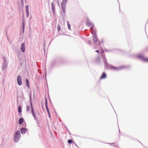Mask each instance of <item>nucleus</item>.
Segmentation results:
<instances>
[{
    "label": "nucleus",
    "instance_id": "nucleus-10",
    "mask_svg": "<svg viewBox=\"0 0 148 148\" xmlns=\"http://www.w3.org/2000/svg\"><path fill=\"white\" fill-rule=\"evenodd\" d=\"M93 41L96 43L97 42V38L95 35L93 36Z\"/></svg>",
    "mask_w": 148,
    "mask_h": 148
},
{
    "label": "nucleus",
    "instance_id": "nucleus-23",
    "mask_svg": "<svg viewBox=\"0 0 148 148\" xmlns=\"http://www.w3.org/2000/svg\"><path fill=\"white\" fill-rule=\"evenodd\" d=\"M26 13H27V16H29V11H26Z\"/></svg>",
    "mask_w": 148,
    "mask_h": 148
},
{
    "label": "nucleus",
    "instance_id": "nucleus-14",
    "mask_svg": "<svg viewBox=\"0 0 148 148\" xmlns=\"http://www.w3.org/2000/svg\"><path fill=\"white\" fill-rule=\"evenodd\" d=\"M65 7H64L63 8H62V10L63 12L64 13H65V12H66Z\"/></svg>",
    "mask_w": 148,
    "mask_h": 148
},
{
    "label": "nucleus",
    "instance_id": "nucleus-11",
    "mask_svg": "<svg viewBox=\"0 0 148 148\" xmlns=\"http://www.w3.org/2000/svg\"><path fill=\"white\" fill-rule=\"evenodd\" d=\"M23 119L22 118H20L19 120L18 121V123L19 124H22V123H23Z\"/></svg>",
    "mask_w": 148,
    "mask_h": 148
},
{
    "label": "nucleus",
    "instance_id": "nucleus-12",
    "mask_svg": "<svg viewBox=\"0 0 148 148\" xmlns=\"http://www.w3.org/2000/svg\"><path fill=\"white\" fill-rule=\"evenodd\" d=\"M26 82L27 86L28 88H29V82L28 80L27 79H26Z\"/></svg>",
    "mask_w": 148,
    "mask_h": 148
},
{
    "label": "nucleus",
    "instance_id": "nucleus-29",
    "mask_svg": "<svg viewBox=\"0 0 148 148\" xmlns=\"http://www.w3.org/2000/svg\"><path fill=\"white\" fill-rule=\"evenodd\" d=\"M89 27H92V26H90Z\"/></svg>",
    "mask_w": 148,
    "mask_h": 148
},
{
    "label": "nucleus",
    "instance_id": "nucleus-20",
    "mask_svg": "<svg viewBox=\"0 0 148 148\" xmlns=\"http://www.w3.org/2000/svg\"><path fill=\"white\" fill-rule=\"evenodd\" d=\"M138 58H139L142 59L143 60V58H144L142 56H141V55L138 56Z\"/></svg>",
    "mask_w": 148,
    "mask_h": 148
},
{
    "label": "nucleus",
    "instance_id": "nucleus-17",
    "mask_svg": "<svg viewBox=\"0 0 148 148\" xmlns=\"http://www.w3.org/2000/svg\"><path fill=\"white\" fill-rule=\"evenodd\" d=\"M52 8L53 11L54 10V5L53 3L51 4Z\"/></svg>",
    "mask_w": 148,
    "mask_h": 148
},
{
    "label": "nucleus",
    "instance_id": "nucleus-13",
    "mask_svg": "<svg viewBox=\"0 0 148 148\" xmlns=\"http://www.w3.org/2000/svg\"><path fill=\"white\" fill-rule=\"evenodd\" d=\"M18 111L19 113H21V108L20 106L18 107Z\"/></svg>",
    "mask_w": 148,
    "mask_h": 148
},
{
    "label": "nucleus",
    "instance_id": "nucleus-24",
    "mask_svg": "<svg viewBox=\"0 0 148 148\" xmlns=\"http://www.w3.org/2000/svg\"><path fill=\"white\" fill-rule=\"evenodd\" d=\"M111 68L113 69H116V68L114 67H112Z\"/></svg>",
    "mask_w": 148,
    "mask_h": 148
},
{
    "label": "nucleus",
    "instance_id": "nucleus-16",
    "mask_svg": "<svg viewBox=\"0 0 148 148\" xmlns=\"http://www.w3.org/2000/svg\"><path fill=\"white\" fill-rule=\"evenodd\" d=\"M143 61L145 62H148V58H143Z\"/></svg>",
    "mask_w": 148,
    "mask_h": 148
},
{
    "label": "nucleus",
    "instance_id": "nucleus-21",
    "mask_svg": "<svg viewBox=\"0 0 148 148\" xmlns=\"http://www.w3.org/2000/svg\"><path fill=\"white\" fill-rule=\"evenodd\" d=\"M25 9L26 11H28V5H26L25 7Z\"/></svg>",
    "mask_w": 148,
    "mask_h": 148
},
{
    "label": "nucleus",
    "instance_id": "nucleus-22",
    "mask_svg": "<svg viewBox=\"0 0 148 148\" xmlns=\"http://www.w3.org/2000/svg\"><path fill=\"white\" fill-rule=\"evenodd\" d=\"M72 140L71 139L69 140L68 141V142L69 144L71 143H72Z\"/></svg>",
    "mask_w": 148,
    "mask_h": 148
},
{
    "label": "nucleus",
    "instance_id": "nucleus-27",
    "mask_svg": "<svg viewBox=\"0 0 148 148\" xmlns=\"http://www.w3.org/2000/svg\"><path fill=\"white\" fill-rule=\"evenodd\" d=\"M4 61L5 62V61H6V59H5V58H4Z\"/></svg>",
    "mask_w": 148,
    "mask_h": 148
},
{
    "label": "nucleus",
    "instance_id": "nucleus-8",
    "mask_svg": "<svg viewBox=\"0 0 148 148\" xmlns=\"http://www.w3.org/2000/svg\"><path fill=\"white\" fill-rule=\"evenodd\" d=\"M45 105L46 108L47 109V110L48 112V114H49V109H48V106H47V99L46 98L45 99Z\"/></svg>",
    "mask_w": 148,
    "mask_h": 148
},
{
    "label": "nucleus",
    "instance_id": "nucleus-6",
    "mask_svg": "<svg viewBox=\"0 0 148 148\" xmlns=\"http://www.w3.org/2000/svg\"><path fill=\"white\" fill-rule=\"evenodd\" d=\"M106 75L105 73H103L101 75L100 79H103L106 77Z\"/></svg>",
    "mask_w": 148,
    "mask_h": 148
},
{
    "label": "nucleus",
    "instance_id": "nucleus-28",
    "mask_svg": "<svg viewBox=\"0 0 148 148\" xmlns=\"http://www.w3.org/2000/svg\"><path fill=\"white\" fill-rule=\"evenodd\" d=\"M49 117H50V114H49Z\"/></svg>",
    "mask_w": 148,
    "mask_h": 148
},
{
    "label": "nucleus",
    "instance_id": "nucleus-9",
    "mask_svg": "<svg viewBox=\"0 0 148 148\" xmlns=\"http://www.w3.org/2000/svg\"><path fill=\"white\" fill-rule=\"evenodd\" d=\"M21 133L23 134H24L26 132L27 130L25 128H22L21 129Z\"/></svg>",
    "mask_w": 148,
    "mask_h": 148
},
{
    "label": "nucleus",
    "instance_id": "nucleus-5",
    "mask_svg": "<svg viewBox=\"0 0 148 148\" xmlns=\"http://www.w3.org/2000/svg\"><path fill=\"white\" fill-rule=\"evenodd\" d=\"M17 82L19 85H21L22 84V82L21 76H18L17 79Z\"/></svg>",
    "mask_w": 148,
    "mask_h": 148
},
{
    "label": "nucleus",
    "instance_id": "nucleus-26",
    "mask_svg": "<svg viewBox=\"0 0 148 148\" xmlns=\"http://www.w3.org/2000/svg\"><path fill=\"white\" fill-rule=\"evenodd\" d=\"M24 24H23V29H24Z\"/></svg>",
    "mask_w": 148,
    "mask_h": 148
},
{
    "label": "nucleus",
    "instance_id": "nucleus-3",
    "mask_svg": "<svg viewBox=\"0 0 148 148\" xmlns=\"http://www.w3.org/2000/svg\"><path fill=\"white\" fill-rule=\"evenodd\" d=\"M31 108L32 115L33 116H34V118H35V119H36V116L35 115V113L34 112V109H33V107L32 103H31Z\"/></svg>",
    "mask_w": 148,
    "mask_h": 148
},
{
    "label": "nucleus",
    "instance_id": "nucleus-1",
    "mask_svg": "<svg viewBox=\"0 0 148 148\" xmlns=\"http://www.w3.org/2000/svg\"><path fill=\"white\" fill-rule=\"evenodd\" d=\"M20 137V132L19 131H17L14 135V140L16 142H17L19 140Z\"/></svg>",
    "mask_w": 148,
    "mask_h": 148
},
{
    "label": "nucleus",
    "instance_id": "nucleus-15",
    "mask_svg": "<svg viewBox=\"0 0 148 148\" xmlns=\"http://www.w3.org/2000/svg\"><path fill=\"white\" fill-rule=\"evenodd\" d=\"M67 25H68V28L69 29H71V25L70 24H69L68 21L67 22Z\"/></svg>",
    "mask_w": 148,
    "mask_h": 148
},
{
    "label": "nucleus",
    "instance_id": "nucleus-25",
    "mask_svg": "<svg viewBox=\"0 0 148 148\" xmlns=\"http://www.w3.org/2000/svg\"><path fill=\"white\" fill-rule=\"evenodd\" d=\"M95 51H96V52H97V53H99V50H96Z\"/></svg>",
    "mask_w": 148,
    "mask_h": 148
},
{
    "label": "nucleus",
    "instance_id": "nucleus-18",
    "mask_svg": "<svg viewBox=\"0 0 148 148\" xmlns=\"http://www.w3.org/2000/svg\"><path fill=\"white\" fill-rule=\"evenodd\" d=\"M60 29H61L60 27V26L58 24V27H57V30H58V31H60Z\"/></svg>",
    "mask_w": 148,
    "mask_h": 148
},
{
    "label": "nucleus",
    "instance_id": "nucleus-7",
    "mask_svg": "<svg viewBox=\"0 0 148 148\" xmlns=\"http://www.w3.org/2000/svg\"><path fill=\"white\" fill-rule=\"evenodd\" d=\"M21 49L22 52H24L25 51V43H23L21 46Z\"/></svg>",
    "mask_w": 148,
    "mask_h": 148
},
{
    "label": "nucleus",
    "instance_id": "nucleus-4",
    "mask_svg": "<svg viewBox=\"0 0 148 148\" xmlns=\"http://www.w3.org/2000/svg\"><path fill=\"white\" fill-rule=\"evenodd\" d=\"M68 0H63L61 3V7L63 8L64 7H66V4Z\"/></svg>",
    "mask_w": 148,
    "mask_h": 148
},
{
    "label": "nucleus",
    "instance_id": "nucleus-19",
    "mask_svg": "<svg viewBox=\"0 0 148 148\" xmlns=\"http://www.w3.org/2000/svg\"><path fill=\"white\" fill-rule=\"evenodd\" d=\"M30 109V107L29 106H27L26 108V110L27 111H28Z\"/></svg>",
    "mask_w": 148,
    "mask_h": 148
},
{
    "label": "nucleus",
    "instance_id": "nucleus-2",
    "mask_svg": "<svg viewBox=\"0 0 148 148\" xmlns=\"http://www.w3.org/2000/svg\"><path fill=\"white\" fill-rule=\"evenodd\" d=\"M86 24L88 26H92V27L90 28V29H92L94 27L93 24L90 21H88Z\"/></svg>",
    "mask_w": 148,
    "mask_h": 148
}]
</instances>
